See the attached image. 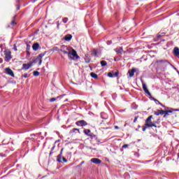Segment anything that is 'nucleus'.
I'll return each instance as SVG.
<instances>
[{
	"label": "nucleus",
	"mask_w": 179,
	"mask_h": 179,
	"mask_svg": "<svg viewBox=\"0 0 179 179\" xmlns=\"http://www.w3.org/2000/svg\"><path fill=\"white\" fill-rule=\"evenodd\" d=\"M152 118H153L152 115H150V117H148L146 120H145V125L147 126L146 127H157V126H156L155 123H153L152 122Z\"/></svg>",
	"instance_id": "obj_1"
},
{
	"label": "nucleus",
	"mask_w": 179,
	"mask_h": 179,
	"mask_svg": "<svg viewBox=\"0 0 179 179\" xmlns=\"http://www.w3.org/2000/svg\"><path fill=\"white\" fill-rule=\"evenodd\" d=\"M3 53L5 55V62H10L12 59V52L8 49H6L3 51Z\"/></svg>",
	"instance_id": "obj_2"
},
{
	"label": "nucleus",
	"mask_w": 179,
	"mask_h": 179,
	"mask_svg": "<svg viewBox=\"0 0 179 179\" xmlns=\"http://www.w3.org/2000/svg\"><path fill=\"white\" fill-rule=\"evenodd\" d=\"M63 150H64V148H62V150L60 151V153L57 157V161L59 163H62V160H63V163H67V162H68L66 158H65L64 157H62V152H63Z\"/></svg>",
	"instance_id": "obj_3"
},
{
	"label": "nucleus",
	"mask_w": 179,
	"mask_h": 179,
	"mask_svg": "<svg viewBox=\"0 0 179 179\" xmlns=\"http://www.w3.org/2000/svg\"><path fill=\"white\" fill-rule=\"evenodd\" d=\"M69 59H71V60L75 59V58L76 59H79V55L77 53V51L75 50L74 49L71 50V52L70 51V57H69Z\"/></svg>",
	"instance_id": "obj_4"
},
{
	"label": "nucleus",
	"mask_w": 179,
	"mask_h": 179,
	"mask_svg": "<svg viewBox=\"0 0 179 179\" xmlns=\"http://www.w3.org/2000/svg\"><path fill=\"white\" fill-rule=\"evenodd\" d=\"M60 52H63L64 54H67L68 57H71V51L67 46L62 47L60 49Z\"/></svg>",
	"instance_id": "obj_5"
},
{
	"label": "nucleus",
	"mask_w": 179,
	"mask_h": 179,
	"mask_svg": "<svg viewBox=\"0 0 179 179\" xmlns=\"http://www.w3.org/2000/svg\"><path fill=\"white\" fill-rule=\"evenodd\" d=\"M47 52H44L43 53L39 54V55L37 57V58L35 59V62H39V65H41L42 64V58L45 57Z\"/></svg>",
	"instance_id": "obj_6"
},
{
	"label": "nucleus",
	"mask_w": 179,
	"mask_h": 179,
	"mask_svg": "<svg viewBox=\"0 0 179 179\" xmlns=\"http://www.w3.org/2000/svg\"><path fill=\"white\" fill-rule=\"evenodd\" d=\"M76 125L78 127H84V126H87V123L86 121H85V120H80V121H77L76 122Z\"/></svg>",
	"instance_id": "obj_7"
},
{
	"label": "nucleus",
	"mask_w": 179,
	"mask_h": 179,
	"mask_svg": "<svg viewBox=\"0 0 179 179\" xmlns=\"http://www.w3.org/2000/svg\"><path fill=\"white\" fill-rule=\"evenodd\" d=\"M33 66V64H23L22 66V71H27V69H30Z\"/></svg>",
	"instance_id": "obj_8"
},
{
	"label": "nucleus",
	"mask_w": 179,
	"mask_h": 179,
	"mask_svg": "<svg viewBox=\"0 0 179 179\" xmlns=\"http://www.w3.org/2000/svg\"><path fill=\"white\" fill-rule=\"evenodd\" d=\"M174 111H176V109H174V108H171L169 110H165L164 111V117H166L168 115H169V113H173Z\"/></svg>",
	"instance_id": "obj_9"
},
{
	"label": "nucleus",
	"mask_w": 179,
	"mask_h": 179,
	"mask_svg": "<svg viewBox=\"0 0 179 179\" xmlns=\"http://www.w3.org/2000/svg\"><path fill=\"white\" fill-rule=\"evenodd\" d=\"M6 73L8 75H10V76L14 78L15 77V74L13 73V71H12L11 69H9V68H6Z\"/></svg>",
	"instance_id": "obj_10"
},
{
	"label": "nucleus",
	"mask_w": 179,
	"mask_h": 179,
	"mask_svg": "<svg viewBox=\"0 0 179 179\" xmlns=\"http://www.w3.org/2000/svg\"><path fill=\"white\" fill-rule=\"evenodd\" d=\"M91 162H92V163L95 164H101V160L99 159V158H92Z\"/></svg>",
	"instance_id": "obj_11"
},
{
	"label": "nucleus",
	"mask_w": 179,
	"mask_h": 179,
	"mask_svg": "<svg viewBox=\"0 0 179 179\" xmlns=\"http://www.w3.org/2000/svg\"><path fill=\"white\" fill-rule=\"evenodd\" d=\"M143 90L145 93H147L148 96H151V93L149 92V90L148 89L145 83H143Z\"/></svg>",
	"instance_id": "obj_12"
},
{
	"label": "nucleus",
	"mask_w": 179,
	"mask_h": 179,
	"mask_svg": "<svg viewBox=\"0 0 179 179\" xmlns=\"http://www.w3.org/2000/svg\"><path fill=\"white\" fill-rule=\"evenodd\" d=\"M156 62L159 64V65H163V64H169V62L167 60H157Z\"/></svg>",
	"instance_id": "obj_13"
},
{
	"label": "nucleus",
	"mask_w": 179,
	"mask_h": 179,
	"mask_svg": "<svg viewBox=\"0 0 179 179\" xmlns=\"http://www.w3.org/2000/svg\"><path fill=\"white\" fill-rule=\"evenodd\" d=\"M40 48V44L38 43V42H36V43H34L33 45H32V49L34 50V51H38V50Z\"/></svg>",
	"instance_id": "obj_14"
},
{
	"label": "nucleus",
	"mask_w": 179,
	"mask_h": 179,
	"mask_svg": "<svg viewBox=\"0 0 179 179\" xmlns=\"http://www.w3.org/2000/svg\"><path fill=\"white\" fill-rule=\"evenodd\" d=\"M164 115V110H157V111H155V115L159 116V115Z\"/></svg>",
	"instance_id": "obj_15"
},
{
	"label": "nucleus",
	"mask_w": 179,
	"mask_h": 179,
	"mask_svg": "<svg viewBox=\"0 0 179 179\" xmlns=\"http://www.w3.org/2000/svg\"><path fill=\"white\" fill-rule=\"evenodd\" d=\"M115 51L116 53H117V55L122 54L124 52L122 47H118L117 48L115 49Z\"/></svg>",
	"instance_id": "obj_16"
},
{
	"label": "nucleus",
	"mask_w": 179,
	"mask_h": 179,
	"mask_svg": "<svg viewBox=\"0 0 179 179\" xmlns=\"http://www.w3.org/2000/svg\"><path fill=\"white\" fill-rule=\"evenodd\" d=\"M136 69H132L131 70H129L128 73H129L130 78H132L134 75V73H136Z\"/></svg>",
	"instance_id": "obj_17"
},
{
	"label": "nucleus",
	"mask_w": 179,
	"mask_h": 179,
	"mask_svg": "<svg viewBox=\"0 0 179 179\" xmlns=\"http://www.w3.org/2000/svg\"><path fill=\"white\" fill-rule=\"evenodd\" d=\"M173 54L175 55V57H179V48L178 47H175L173 50Z\"/></svg>",
	"instance_id": "obj_18"
},
{
	"label": "nucleus",
	"mask_w": 179,
	"mask_h": 179,
	"mask_svg": "<svg viewBox=\"0 0 179 179\" xmlns=\"http://www.w3.org/2000/svg\"><path fill=\"white\" fill-rule=\"evenodd\" d=\"M71 38H72V35H71V34H69V35L64 36V40L67 41L68 42H69L71 40Z\"/></svg>",
	"instance_id": "obj_19"
},
{
	"label": "nucleus",
	"mask_w": 179,
	"mask_h": 179,
	"mask_svg": "<svg viewBox=\"0 0 179 179\" xmlns=\"http://www.w3.org/2000/svg\"><path fill=\"white\" fill-rule=\"evenodd\" d=\"M90 132H91V130L89 129H84V134H85V135H87V136H91V134H90Z\"/></svg>",
	"instance_id": "obj_20"
},
{
	"label": "nucleus",
	"mask_w": 179,
	"mask_h": 179,
	"mask_svg": "<svg viewBox=\"0 0 179 179\" xmlns=\"http://www.w3.org/2000/svg\"><path fill=\"white\" fill-rule=\"evenodd\" d=\"M166 35V32H159L157 34V38H162L164 37Z\"/></svg>",
	"instance_id": "obj_21"
},
{
	"label": "nucleus",
	"mask_w": 179,
	"mask_h": 179,
	"mask_svg": "<svg viewBox=\"0 0 179 179\" xmlns=\"http://www.w3.org/2000/svg\"><path fill=\"white\" fill-rule=\"evenodd\" d=\"M15 19H16V16L13 17V20H12L11 22H10V24H11L12 26H14V25H16V24H16V22H15Z\"/></svg>",
	"instance_id": "obj_22"
},
{
	"label": "nucleus",
	"mask_w": 179,
	"mask_h": 179,
	"mask_svg": "<svg viewBox=\"0 0 179 179\" xmlns=\"http://www.w3.org/2000/svg\"><path fill=\"white\" fill-rule=\"evenodd\" d=\"M90 76L94 79H98L99 76L97 74L94 73H90Z\"/></svg>",
	"instance_id": "obj_23"
},
{
	"label": "nucleus",
	"mask_w": 179,
	"mask_h": 179,
	"mask_svg": "<svg viewBox=\"0 0 179 179\" xmlns=\"http://www.w3.org/2000/svg\"><path fill=\"white\" fill-rule=\"evenodd\" d=\"M106 65H107V62L106 61H105V60L101 61V66L102 67L106 66Z\"/></svg>",
	"instance_id": "obj_24"
},
{
	"label": "nucleus",
	"mask_w": 179,
	"mask_h": 179,
	"mask_svg": "<svg viewBox=\"0 0 179 179\" xmlns=\"http://www.w3.org/2000/svg\"><path fill=\"white\" fill-rule=\"evenodd\" d=\"M76 131L80 132L79 129L74 128L71 130L70 134H73V132H76Z\"/></svg>",
	"instance_id": "obj_25"
},
{
	"label": "nucleus",
	"mask_w": 179,
	"mask_h": 179,
	"mask_svg": "<svg viewBox=\"0 0 179 179\" xmlns=\"http://www.w3.org/2000/svg\"><path fill=\"white\" fill-rule=\"evenodd\" d=\"M33 74L34 75V76L37 77V76H39L40 73L38 71H34Z\"/></svg>",
	"instance_id": "obj_26"
},
{
	"label": "nucleus",
	"mask_w": 179,
	"mask_h": 179,
	"mask_svg": "<svg viewBox=\"0 0 179 179\" xmlns=\"http://www.w3.org/2000/svg\"><path fill=\"white\" fill-rule=\"evenodd\" d=\"M62 21H63V23L66 24L69 21V18L68 17H63Z\"/></svg>",
	"instance_id": "obj_27"
},
{
	"label": "nucleus",
	"mask_w": 179,
	"mask_h": 179,
	"mask_svg": "<svg viewBox=\"0 0 179 179\" xmlns=\"http://www.w3.org/2000/svg\"><path fill=\"white\" fill-rule=\"evenodd\" d=\"M92 55H94V56H96L97 55V51L96 50H93Z\"/></svg>",
	"instance_id": "obj_28"
},
{
	"label": "nucleus",
	"mask_w": 179,
	"mask_h": 179,
	"mask_svg": "<svg viewBox=\"0 0 179 179\" xmlns=\"http://www.w3.org/2000/svg\"><path fill=\"white\" fill-rule=\"evenodd\" d=\"M55 145L51 148V152H50L49 155L51 156L52 155V151L55 150Z\"/></svg>",
	"instance_id": "obj_29"
},
{
	"label": "nucleus",
	"mask_w": 179,
	"mask_h": 179,
	"mask_svg": "<svg viewBox=\"0 0 179 179\" xmlns=\"http://www.w3.org/2000/svg\"><path fill=\"white\" fill-rule=\"evenodd\" d=\"M153 101H155V102L156 104H159V103H160V102H159V100H157V99L153 98Z\"/></svg>",
	"instance_id": "obj_30"
},
{
	"label": "nucleus",
	"mask_w": 179,
	"mask_h": 179,
	"mask_svg": "<svg viewBox=\"0 0 179 179\" xmlns=\"http://www.w3.org/2000/svg\"><path fill=\"white\" fill-rule=\"evenodd\" d=\"M30 49H31V45L29 44H27V51H29Z\"/></svg>",
	"instance_id": "obj_31"
},
{
	"label": "nucleus",
	"mask_w": 179,
	"mask_h": 179,
	"mask_svg": "<svg viewBox=\"0 0 179 179\" xmlns=\"http://www.w3.org/2000/svg\"><path fill=\"white\" fill-rule=\"evenodd\" d=\"M22 77H24V78H27L29 77V75H28L27 73H24V75H22Z\"/></svg>",
	"instance_id": "obj_32"
},
{
	"label": "nucleus",
	"mask_w": 179,
	"mask_h": 179,
	"mask_svg": "<svg viewBox=\"0 0 179 179\" xmlns=\"http://www.w3.org/2000/svg\"><path fill=\"white\" fill-rule=\"evenodd\" d=\"M108 76L109 78H113V74L112 73H108Z\"/></svg>",
	"instance_id": "obj_33"
},
{
	"label": "nucleus",
	"mask_w": 179,
	"mask_h": 179,
	"mask_svg": "<svg viewBox=\"0 0 179 179\" xmlns=\"http://www.w3.org/2000/svg\"><path fill=\"white\" fill-rule=\"evenodd\" d=\"M56 100H57L56 98H51V99H50V102H54V101H55Z\"/></svg>",
	"instance_id": "obj_34"
},
{
	"label": "nucleus",
	"mask_w": 179,
	"mask_h": 179,
	"mask_svg": "<svg viewBox=\"0 0 179 179\" xmlns=\"http://www.w3.org/2000/svg\"><path fill=\"white\" fill-rule=\"evenodd\" d=\"M114 76L115 77H118L119 76V71H116L115 73H114Z\"/></svg>",
	"instance_id": "obj_35"
},
{
	"label": "nucleus",
	"mask_w": 179,
	"mask_h": 179,
	"mask_svg": "<svg viewBox=\"0 0 179 179\" xmlns=\"http://www.w3.org/2000/svg\"><path fill=\"white\" fill-rule=\"evenodd\" d=\"M128 146H129V144H124L123 146H122V148H128Z\"/></svg>",
	"instance_id": "obj_36"
},
{
	"label": "nucleus",
	"mask_w": 179,
	"mask_h": 179,
	"mask_svg": "<svg viewBox=\"0 0 179 179\" xmlns=\"http://www.w3.org/2000/svg\"><path fill=\"white\" fill-rule=\"evenodd\" d=\"M13 50H14L15 52L17 51L16 44L14 45Z\"/></svg>",
	"instance_id": "obj_37"
},
{
	"label": "nucleus",
	"mask_w": 179,
	"mask_h": 179,
	"mask_svg": "<svg viewBox=\"0 0 179 179\" xmlns=\"http://www.w3.org/2000/svg\"><path fill=\"white\" fill-rule=\"evenodd\" d=\"M147 128H148V127H147V126L145 124V127H143V131H145L147 129Z\"/></svg>",
	"instance_id": "obj_38"
},
{
	"label": "nucleus",
	"mask_w": 179,
	"mask_h": 179,
	"mask_svg": "<svg viewBox=\"0 0 179 179\" xmlns=\"http://www.w3.org/2000/svg\"><path fill=\"white\" fill-rule=\"evenodd\" d=\"M138 116L135 117H134V122H136V120H138Z\"/></svg>",
	"instance_id": "obj_39"
},
{
	"label": "nucleus",
	"mask_w": 179,
	"mask_h": 179,
	"mask_svg": "<svg viewBox=\"0 0 179 179\" xmlns=\"http://www.w3.org/2000/svg\"><path fill=\"white\" fill-rule=\"evenodd\" d=\"M114 128H115V129H116V130L120 129V127H117V126H115Z\"/></svg>",
	"instance_id": "obj_40"
},
{
	"label": "nucleus",
	"mask_w": 179,
	"mask_h": 179,
	"mask_svg": "<svg viewBox=\"0 0 179 179\" xmlns=\"http://www.w3.org/2000/svg\"><path fill=\"white\" fill-rule=\"evenodd\" d=\"M159 105L162 106V107H164V105L161 102L159 103Z\"/></svg>",
	"instance_id": "obj_41"
},
{
	"label": "nucleus",
	"mask_w": 179,
	"mask_h": 179,
	"mask_svg": "<svg viewBox=\"0 0 179 179\" xmlns=\"http://www.w3.org/2000/svg\"><path fill=\"white\" fill-rule=\"evenodd\" d=\"M27 53L28 55H30L29 50H27Z\"/></svg>",
	"instance_id": "obj_42"
},
{
	"label": "nucleus",
	"mask_w": 179,
	"mask_h": 179,
	"mask_svg": "<svg viewBox=\"0 0 179 179\" xmlns=\"http://www.w3.org/2000/svg\"><path fill=\"white\" fill-rule=\"evenodd\" d=\"M3 62V59L1 58H0V63Z\"/></svg>",
	"instance_id": "obj_43"
},
{
	"label": "nucleus",
	"mask_w": 179,
	"mask_h": 179,
	"mask_svg": "<svg viewBox=\"0 0 179 179\" xmlns=\"http://www.w3.org/2000/svg\"><path fill=\"white\" fill-rule=\"evenodd\" d=\"M36 1H38V0H33L32 3H34V2H36Z\"/></svg>",
	"instance_id": "obj_44"
},
{
	"label": "nucleus",
	"mask_w": 179,
	"mask_h": 179,
	"mask_svg": "<svg viewBox=\"0 0 179 179\" xmlns=\"http://www.w3.org/2000/svg\"><path fill=\"white\" fill-rule=\"evenodd\" d=\"M86 63H90V61H85Z\"/></svg>",
	"instance_id": "obj_45"
},
{
	"label": "nucleus",
	"mask_w": 179,
	"mask_h": 179,
	"mask_svg": "<svg viewBox=\"0 0 179 179\" xmlns=\"http://www.w3.org/2000/svg\"><path fill=\"white\" fill-rule=\"evenodd\" d=\"M176 111H179V109H176Z\"/></svg>",
	"instance_id": "obj_46"
},
{
	"label": "nucleus",
	"mask_w": 179,
	"mask_h": 179,
	"mask_svg": "<svg viewBox=\"0 0 179 179\" xmlns=\"http://www.w3.org/2000/svg\"><path fill=\"white\" fill-rule=\"evenodd\" d=\"M84 164V162H82V164Z\"/></svg>",
	"instance_id": "obj_47"
}]
</instances>
